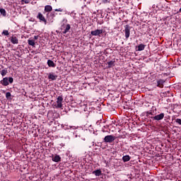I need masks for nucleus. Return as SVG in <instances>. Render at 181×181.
Segmentation results:
<instances>
[{
	"mask_svg": "<svg viewBox=\"0 0 181 181\" xmlns=\"http://www.w3.org/2000/svg\"><path fill=\"white\" fill-rule=\"evenodd\" d=\"M67 22H68L67 19L64 18L61 23V29L62 30H64L62 32L63 35H66V33H69V32H70V29H71V25H70V24L66 25Z\"/></svg>",
	"mask_w": 181,
	"mask_h": 181,
	"instance_id": "1",
	"label": "nucleus"
},
{
	"mask_svg": "<svg viewBox=\"0 0 181 181\" xmlns=\"http://www.w3.org/2000/svg\"><path fill=\"white\" fill-rule=\"evenodd\" d=\"M0 83L1 84H2V86H9V83L10 84H12V83H13V78L5 77L0 81Z\"/></svg>",
	"mask_w": 181,
	"mask_h": 181,
	"instance_id": "2",
	"label": "nucleus"
},
{
	"mask_svg": "<svg viewBox=\"0 0 181 181\" xmlns=\"http://www.w3.org/2000/svg\"><path fill=\"white\" fill-rule=\"evenodd\" d=\"M123 32H124L125 38L129 39L131 35V26H129V25H124V30H123Z\"/></svg>",
	"mask_w": 181,
	"mask_h": 181,
	"instance_id": "3",
	"label": "nucleus"
},
{
	"mask_svg": "<svg viewBox=\"0 0 181 181\" xmlns=\"http://www.w3.org/2000/svg\"><path fill=\"white\" fill-rule=\"evenodd\" d=\"M115 141V136L113 135H107L104 138V142L106 144H111Z\"/></svg>",
	"mask_w": 181,
	"mask_h": 181,
	"instance_id": "4",
	"label": "nucleus"
},
{
	"mask_svg": "<svg viewBox=\"0 0 181 181\" xmlns=\"http://www.w3.org/2000/svg\"><path fill=\"white\" fill-rule=\"evenodd\" d=\"M37 19H39L40 22H43L45 25H47V20H46V18H45V16L40 12L37 13Z\"/></svg>",
	"mask_w": 181,
	"mask_h": 181,
	"instance_id": "5",
	"label": "nucleus"
},
{
	"mask_svg": "<svg viewBox=\"0 0 181 181\" xmlns=\"http://www.w3.org/2000/svg\"><path fill=\"white\" fill-rule=\"evenodd\" d=\"M103 30H95L93 31H91L90 32V35L92 36H98L99 37H101V35H103Z\"/></svg>",
	"mask_w": 181,
	"mask_h": 181,
	"instance_id": "6",
	"label": "nucleus"
},
{
	"mask_svg": "<svg viewBox=\"0 0 181 181\" xmlns=\"http://www.w3.org/2000/svg\"><path fill=\"white\" fill-rule=\"evenodd\" d=\"M151 118L155 121H161V119H163V118H165V113H160Z\"/></svg>",
	"mask_w": 181,
	"mask_h": 181,
	"instance_id": "7",
	"label": "nucleus"
},
{
	"mask_svg": "<svg viewBox=\"0 0 181 181\" xmlns=\"http://www.w3.org/2000/svg\"><path fill=\"white\" fill-rule=\"evenodd\" d=\"M63 96H58L57 99V108H62L63 107Z\"/></svg>",
	"mask_w": 181,
	"mask_h": 181,
	"instance_id": "8",
	"label": "nucleus"
},
{
	"mask_svg": "<svg viewBox=\"0 0 181 181\" xmlns=\"http://www.w3.org/2000/svg\"><path fill=\"white\" fill-rule=\"evenodd\" d=\"M48 79L52 80V81H54V80H57V75H56L53 72H51L48 75Z\"/></svg>",
	"mask_w": 181,
	"mask_h": 181,
	"instance_id": "9",
	"label": "nucleus"
},
{
	"mask_svg": "<svg viewBox=\"0 0 181 181\" xmlns=\"http://www.w3.org/2000/svg\"><path fill=\"white\" fill-rule=\"evenodd\" d=\"M11 42L13 45H18V43H19V40L16 35H12L11 37Z\"/></svg>",
	"mask_w": 181,
	"mask_h": 181,
	"instance_id": "10",
	"label": "nucleus"
},
{
	"mask_svg": "<svg viewBox=\"0 0 181 181\" xmlns=\"http://www.w3.org/2000/svg\"><path fill=\"white\" fill-rule=\"evenodd\" d=\"M165 83V80L160 79L157 81V86L160 87V88H163V83Z\"/></svg>",
	"mask_w": 181,
	"mask_h": 181,
	"instance_id": "11",
	"label": "nucleus"
},
{
	"mask_svg": "<svg viewBox=\"0 0 181 181\" xmlns=\"http://www.w3.org/2000/svg\"><path fill=\"white\" fill-rule=\"evenodd\" d=\"M53 162H61L62 158L59 155H56L54 157L52 158Z\"/></svg>",
	"mask_w": 181,
	"mask_h": 181,
	"instance_id": "12",
	"label": "nucleus"
},
{
	"mask_svg": "<svg viewBox=\"0 0 181 181\" xmlns=\"http://www.w3.org/2000/svg\"><path fill=\"white\" fill-rule=\"evenodd\" d=\"M47 64L49 66V67H56V64H54V62L51 60V59H48Z\"/></svg>",
	"mask_w": 181,
	"mask_h": 181,
	"instance_id": "13",
	"label": "nucleus"
},
{
	"mask_svg": "<svg viewBox=\"0 0 181 181\" xmlns=\"http://www.w3.org/2000/svg\"><path fill=\"white\" fill-rule=\"evenodd\" d=\"M53 8L50 5H47L45 6V12H52Z\"/></svg>",
	"mask_w": 181,
	"mask_h": 181,
	"instance_id": "14",
	"label": "nucleus"
},
{
	"mask_svg": "<svg viewBox=\"0 0 181 181\" xmlns=\"http://www.w3.org/2000/svg\"><path fill=\"white\" fill-rule=\"evenodd\" d=\"M123 162H129L131 160V157L129 155L124 156L122 157Z\"/></svg>",
	"mask_w": 181,
	"mask_h": 181,
	"instance_id": "15",
	"label": "nucleus"
},
{
	"mask_svg": "<svg viewBox=\"0 0 181 181\" xmlns=\"http://www.w3.org/2000/svg\"><path fill=\"white\" fill-rule=\"evenodd\" d=\"M146 47V45H144V44H140L138 46V51L139 52H142V50H145V47Z\"/></svg>",
	"mask_w": 181,
	"mask_h": 181,
	"instance_id": "16",
	"label": "nucleus"
},
{
	"mask_svg": "<svg viewBox=\"0 0 181 181\" xmlns=\"http://www.w3.org/2000/svg\"><path fill=\"white\" fill-rule=\"evenodd\" d=\"M115 62L114 61H110L107 62V69H111V67H114L115 66Z\"/></svg>",
	"mask_w": 181,
	"mask_h": 181,
	"instance_id": "17",
	"label": "nucleus"
},
{
	"mask_svg": "<svg viewBox=\"0 0 181 181\" xmlns=\"http://www.w3.org/2000/svg\"><path fill=\"white\" fill-rule=\"evenodd\" d=\"M93 175H95L96 176H101V170H96L93 171Z\"/></svg>",
	"mask_w": 181,
	"mask_h": 181,
	"instance_id": "18",
	"label": "nucleus"
},
{
	"mask_svg": "<svg viewBox=\"0 0 181 181\" xmlns=\"http://www.w3.org/2000/svg\"><path fill=\"white\" fill-rule=\"evenodd\" d=\"M0 73L2 76V77H5V76H6V74H8V69H4L1 70Z\"/></svg>",
	"mask_w": 181,
	"mask_h": 181,
	"instance_id": "19",
	"label": "nucleus"
},
{
	"mask_svg": "<svg viewBox=\"0 0 181 181\" xmlns=\"http://www.w3.org/2000/svg\"><path fill=\"white\" fill-rule=\"evenodd\" d=\"M28 43L30 46L35 47V40H28Z\"/></svg>",
	"mask_w": 181,
	"mask_h": 181,
	"instance_id": "20",
	"label": "nucleus"
},
{
	"mask_svg": "<svg viewBox=\"0 0 181 181\" xmlns=\"http://www.w3.org/2000/svg\"><path fill=\"white\" fill-rule=\"evenodd\" d=\"M0 13L3 16H6V11L4 8H1L0 9Z\"/></svg>",
	"mask_w": 181,
	"mask_h": 181,
	"instance_id": "21",
	"label": "nucleus"
},
{
	"mask_svg": "<svg viewBox=\"0 0 181 181\" xmlns=\"http://www.w3.org/2000/svg\"><path fill=\"white\" fill-rule=\"evenodd\" d=\"M1 35H3L4 36H8L9 35V31L4 30H3V32L1 33Z\"/></svg>",
	"mask_w": 181,
	"mask_h": 181,
	"instance_id": "22",
	"label": "nucleus"
},
{
	"mask_svg": "<svg viewBox=\"0 0 181 181\" xmlns=\"http://www.w3.org/2000/svg\"><path fill=\"white\" fill-rule=\"evenodd\" d=\"M175 121L177 124H178L179 125H181V119L177 118V119H175Z\"/></svg>",
	"mask_w": 181,
	"mask_h": 181,
	"instance_id": "23",
	"label": "nucleus"
},
{
	"mask_svg": "<svg viewBox=\"0 0 181 181\" xmlns=\"http://www.w3.org/2000/svg\"><path fill=\"white\" fill-rule=\"evenodd\" d=\"M10 97H11V92H7L6 93V98L9 99Z\"/></svg>",
	"mask_w": 181,
	"mask_h": 181,
	"instance_id": "24",
	"label": "nucleus"
},
{
	"mask_svg": "<svg viewBox=\"0 0 181 181\" xmlns=\"http://www.w3.org/2000/svg\"><path fill=\"white\" fill-rule=\"evenodd\" d=\"M54 11L55 12H63V8H55Z\"/></svg>",
	"mask_w": 181,
	"mask_h": 181,
	"instance_id": "25",
	"label": "nucleus"
},
{
	"mask_svg": "<svg viewBox=\"0 0 181 181\" xmlns=\"http://www.w3.org/2000/svg\"><path fill=\"white\" fill-rule=\"evenodd\" d=\"M21 2H25V4H29V2H30V0H21Z\"/></svg>",
	"mask_w": 181,
	"mask_h": 181,
	"instance_id": "26",
	"label": "nucleus"
},
{
	"mask_svg": "<svg viewBox=\"0 0 181 181\" xmlns=\"http://www.w3.org/2000/svg\"><path fill=\"white\" fill-rule=\"evenodd\" d=\"M149 115H152V112H146V117H148Z\"/></svg>",
	"mask_w": 181,
	"mask_h": 181,
	"instance_id": "27",
	"label": "nucleus"
},
{
	"mask_svg": "<svg viewBox=\"0 0 181 181\" xmlns=\"http://www.w3.org/2000/svg\"><path fill=\"white\" fill-rule=\"evenodd\" d=\"M34 39L35 40H37V39H39V35L34 36Z\"/></svg>",
	"mask_w": 181,
	"mask_h": 181,
	"instance_id": "28",
	"label": "nucleus"
},
{
	"mask_svg": "<svg viewBox=\"0 0 181 181\" xmlns=\"http://www.w3.org/2000/svg\"><path fill=\"white\" fill-rule=\"evenodd\" d=\"M51 16H52V18H54V16H56L54 15V13H51Z\"/></svg>",
	"mask_w": 181,
	"mask_h": 181,
	"instance_id": "29",
	"label": "nucleus"
}]
</instances>
